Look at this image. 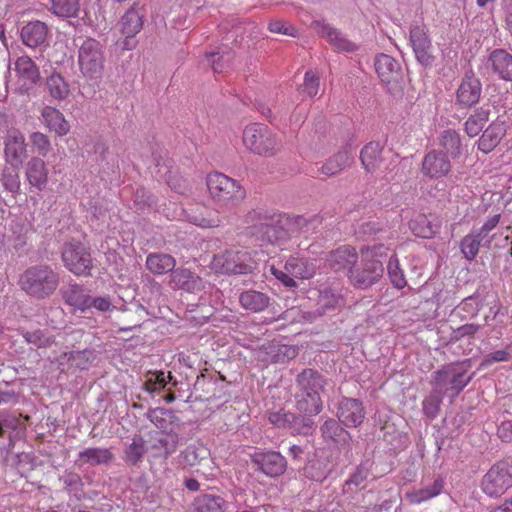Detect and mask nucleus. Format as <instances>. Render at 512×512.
Masks as SVG:
<instances>
[{"instance_id":"f257e3e1","label":"nucleus","mask_w":512,"mask_h":512,"mask_svg":"<svg viewBox=\"0 0 512 512\" xmlns=\"http://www.w3.org/2000/svg\"><path fill=\"white\" fill-rule=\"evenodd\" d=\"M389 248L384 244L367 246L361 250L360 261L348 274L350 283L358 289H368L376 284L384 273L383 260Z\"/></svg>"},{"instance_id":"f03ea898","label":"nucleus","mask_w":512,"mask_h":512,"mask_svg":"<svg viewBox=\"0 0 512 512\" xmlns=\"http://www.w3.org/2000/svg\"><path fill=\"white\" fill-rule=\"evenodd\" d=\"M60 283L59 274L49 265L28 267L19 278V286L28 296L42 300L50 297Z\"/></svg>"},{"instance_id":"7ed1b4c3","label":"nucleus","mask_w":512,"mask_h":512,"mask_svg":"<svg viewBox=\"0 0 512 512\" xmlns=\"http://www.w3.org/2000/svg\"><path fill=\"white\" fill-rule=\"evenodd\" d=\"M206 185L211 198L221 210L235 206L245 197V191L241 185L220 172L208 174Z\"/></svg>"},{"instance_id":"20e7f679","label":"nucleus","mask_w":512,"mask_h":512,"mask_svg":"<svg viewBox=\"0 0 512 512\" xmlns=\"http://www.w3.org/2000/svg\"><path fill=\"white\" fill-rule=\"evenodd\" d=\"M243 144L252 153L271 157L281 150L280 139L264 124L254 123L245 127Z\"/></svg>"},{"instance_id":"39448f33","label":"nucleus","mask_w":512,"mask_h":512,"mask_svg":"<svg viewBox=\"0 0 512 512\" xmlns=\"http://www.w3.org/2000/svg\"><path fill=\"white\" fill-rule=\"evenodd\" d=\"M77 47V62L81 73L89 79L100 78L105 63L104 46L94 38H86Z\"/></svg>"},{"instance_id":"423d86ee","label":"nucleus","mask_w":512,"mask_h":512,"mask_svg":"<svg viewBox=\"0 0 512 512\" xmlns=\"http://www.w3.org/2000/svg\"><path fill=\"white\" fill-rule=\"evenodd\" d=\"M470 361L450 364L433 374L432 384L436 389L443 391L452 390L458 395L472 380L473 374L467 376Z\"/></svg>"},{"instance_id":"0eeeda50","label":"nucleus","mask_w":512,"mask_h":512,"mask_svg":"<svg viewBox=\"0 0 512 512\" xmlns=\"http://www.w3.org/2000/svg\"><path fill=\"white\" fill-rule=\"evenodd\" d=\"M512 487V460L495 463L483 476L482 492L490 498L502 496Z\"/></svg>"},{"instance_id":"6e6552de","label":"nucleus","mask_w":512,"mask_h":512,"mask_svg":"<svg viewBox=\"0 0 512 512\" xmlns=\"http://www.w3.org/2000/svg\"><path fill=\"white\" fill-rule=\"evenodd\" d=\"M211 268L223 274H247L253 270V261L247 251L232 248L215 255Z\"/></svg>"},{"instance_id":"1a4fd4ad","label":"nucleus","mask_w":512,"mask_h":512,"mask_svg":"<svg viewBox=\"0 0 512 512\" xmlns=\"http://www.w3.org/2000/svg\"><path fill=\"white\" fill-rule=\"evenodd\" d=\"M316 267L309 260L301 257H290L284 265V270L269 266V272L288 288H295V279H309L314 276Z\"/></svg>"},{"instance_id":"9d476101","label":"nucleus","mask_w":512,"mask_h":512,"mask_svg":"<svg viewBox=\"0 0 512 512\" xmlns=\"http://www.w3.org/2000/svg\"><path fill=\"white\" fill-rule=\"evenodd\" d=\"M62 260L65 267L75 275L88 276L93 267L90 252L79 242L65 244L62 251Z\"/></svg>"},{"instance_id":"9b49d317","label":"nucleus","mask_w":512,"mask_h":512,"mask_svg":"<svg viewBox=\"0 0 512 512\" xmlns=\"http://www.w3.org/2000/svg\"><path fill=\"white\" fill-rule=\"evenodd\" d=\"M4 159L6 163L20 169L27 157V144L22 132L10 129L3 138Z\"/></svg>"},{"instance_id":"f8f14e48","label":"nucleus","mask_w":512,"mask_h":512,"mask_svg":"<svg viewBox=\"0 0 512 512\" xmlns=\"http://www.w3.org/2000/svg\"><path fill=\"white\" fill-rule=\"evenodd\" d=\"M251 461L269 477L280 476L287 468L285 457L276 451H256L251 455Z\"/></svg>"},{"instance_id":"ddd939ff","label":"nucleus","mask_w":512,"mask_h":512,"mask_svg":"<svg viewBox=\"0 0 512 512\" xmlns=\"http://www.w3.org/2000/svg\"><path fill=\"white\" fill-rule=\"evenodd\" d=\"M365 414L363 403L358 399L344 397L338 404L337 417L345 427L356 428L360 426Z\"/></svg>"},{"instance_id":"4468645a","label":"nucleus","mask_w":512,"mask_h":512,"mask_svg":"<svg viewBox=\"0 0 512 512\" xmlns=\"http://www.w3.org/2000/svg\"><path fill=\"white\" fill-rule=\"evenodd\" d=\"M451 162L443 151L431 150L423 158L421 171L430 179H440L451 171Z\"/></svg>"},{"instance_id":"2eb2a0df","label":"nucleus","mask_w":512,"mask_h":512,"mask_svg":"<svg viewBox=\"0 0 512 512\" xmlns=\"http://www.w3.org/2000/svg\"><path fill=\"white\" fill-rule=\"evenodd\" d=\"M314 30L337 51L353 52L357 49V45L347 39L341 31L321 21L313 22Z\"/></svg>"},{"instance_id":"dca6fc26","label":"nucleus","mask_w":512,"mask_h":512,"mask_svg":"<svg viewBox=\"0 0 512 512\" xmlns=\"http://www.w3.org/2000/svg\"><path fill=\"white\" fill-rule=\"evenodd\" d=\"M481 91L480 80L473 73H466L457 89V102L463 107H471L479 101Z\"/></svg>"},{"instance_id":"f3484780","label":"nucleus","mask_w":512,"mask_h":512,"mask_svg":"<svg viewBox=\"0 0 512 512\" xmlns=\"http://www.w3.org/2000/svg\"><path fill=\"white\" fill-rule=\"evenodd\" d=\"M170 285L173 289H180L189 293H197L205 288L204 280L186 268H178L171 273Z\"/></svg>"},{"instance_id":"a211bd4d","label":"nucleus","mask_w":512,"mask_h":512,"mask_svg":"<svg viewBox=\"0 0 512 512\" xmlns=\"http://www.w3.org/2000/svg\"><path fill=\"white\" fill-rule=\"evenodd\" d=\"M410 43L417 60L427 64L431 58V40L425 25H415L410 30Z\"/></svg>"},{"instance_id":"6ab92c4d","label":"nucleus","mask_w":512,"mask_h":512,"mask_svg":"<svg viewBox=\"0 0 512 512\" xmlns=\"http://www.w3.org/2000/svg\"><path fill=\"white\" fill-rule=\"evenodd\" d=\"M327 261L333 270L344 271L348 276L358 261V254L355 248L344 245L331 251Z\"/></svg>"},{"instance_id":"aec40b11","label":"nucleus","mask_w":512,"mask_h":512,"mask_svg":"<svg viewBox=\"0 0 512 512\" xmlns=\"http://www.w3.org/2000/svg\"><path fill=\"white\" fill-rule=\"evenodd\" d=\"M12 72L15 73V76L18 77L19 82H21V87L28 89L30 86L36 83L39 77V71L31 58L27 56L19 57L12 69L9 65L8 73L9 77L12 76Z\"/></svg>"},{"instance_id":"412c9836","label":"nucleus","mask_w":512,"mask_h":512,"mask_svg":"<svg viewBox=\"0 0 512 512\" xmlns=\"http://www.w3.org/2000/svg\"><path fill=\"white\" fill-rule=\"evenodd\" d=\"M48 168L40 157H32L25 166V176L29 184L42 191L48 183Z\"/></svg>"},{"instance_id":"4be33fe9","label":"nucleus","mask_w":512,"mask_h":512,"mask_svg":"<svg viewBox=\"0 0 512 512\" xmlns=\"http://www.w3.org/2000/svg\"><path fill=\"white\" fill-rule=\"evenodd\" d=\"M488 66L501 80L512 81V55L503 49H495L488 58Z\"/></svg>"},{"instance_id":"5701e85b","label":"nucleus","mask_w":512,"mask_h":512,"mask_svg":"<svg viewBox=\"0 0 512 512\" xmlns=\"http://www.w3.org/2000/svg\"><path fill=\"white\" fill-rule=\"evenodd\" d=\"M145 12L142 8L133 6L121 17L118 26L121 34L126 38H133L143 27Z\"/></svg>"},{"instance_id":"b1692460","label":"nucleus","mask_w":512,"mask_h":512,"mask_svg":"<svg viewBox=\"0 0 512 512\" xmlns=\"http://www.w3.org/2000/svg\"><path fill=\"white\" fill-rule=\"evenodd\" d=\"M48 27L44 22L32 21L23 26L21 38L23 43L31 48L40 47L46 43Z\"/></svg>"},{"instance_id":"393cba45","label":"nucleus","mask_w":512,"mask_h":512,"mask_svg":"<svg viewBox=\"0 0 512 512\" xmlns=\"http://www.w3.org/2000/svg\"><path fill=\"white\" fill-rule=\"evenodd\" d=\"M220 210L221 209L215 210L204 205H198L195 210L190 209L187 211V219L189 222L203 228L217 227L221 223L219 217L221 213Z\"/></svg>"},{"instance_id":"a878e982","label":"nucleus","mask_w":512,"mask_h":512,"mask_svg":"<svg viewBox=\"0 0 512 512\" xmlns=\"http://www.w3.org/2000/svg\"><path fill=\"white\" fill-rule=\"evenodd\" d=\"M374 65L382 82L390 84L398 81L401 68L399 63L393 57L386 54H380L376 57Z\"/></svg>"},{"instance_id":"bb28decb","label":"nucleus","mask_w":512,"mask_h":512,"mask_svg":"<svg viewBox=\"0 0 512 512\" xmlns=\"http://www.w3.org/2000/svg\"><path fill=\"white\" fill-rule=\"evenodd\" d=\"M41 117L43 124L58 136H65L69 133L70 125L58 109L45 106L41 111Z\"/></svg>"},{"instance_id":"cd10ccee","label":"nucleus","mask_w":512,"mask_h":512,"mask_svg":"<svg viewBox=\"0 0 512 512\" xmlns=\"http://www.w3.org/2000/svg\"><path fill=\"white\" fill-rule=\"evenodd\" d=\"M506 134V128L503 122H493L483 132L477 141V147L483 153L491 152L502 140Z\"/></svg>"},{"instance_id":"c85d7f7f","label":"nucleus","mask_w":512,"mask_h":512,"mask_svg":"<svg viewBox=\"0 0 512 512\" xmlns=\"http://www.w3.org/2000/svg\"><path fill=\"white\" fill-rule=\"evenodd\" d=\"M443 488L444 481L442 478L438 477L434 479L432 482H423L422 486L418 489H414L410 492H407L406 498L409 500L410 503L420 504L441 494Z\"/></svg>"},{"instance_id":"c756f323","label":"nucleus","mask_w":512,"mask_h":512,"mask_svg":"<svg viewBox=\"0 0 512 512\" xmlns=\"http://www.w3.org/2000/svg\"><path fill=\"white\" fill-rule=\"evenodd\" d=\"M203 461L213 464L208 449L202 443L190 444L178 456V463L183 467H194Z\"/></svg>"},{"instance_id":"7c9ffc66","label":"nucleus","mask_w":512,"mask_h":512,"mask_svg":"<svg viewBox=\"0 0 512 512\" xmlns=\"http://www.w3.org/2000/svg\"><path fill=\"white\" fill-rule=\"evenodd\" d=\"M113 460L112 452L103 447L86 448L79 452L77 464L79 466H97L108 464Z\"/></svg>"},{"instance_id":"2f4dec72","label":"nucleus","mask_w":512,"mask_h":512,"mask_svg":"<svg viewBox=\"0 0 512 512\" xmlns=\"http://www.w3.org/2000/svg\"><path fill=\"white\" fill-rule=\"evenodd\" d=\"M227 502L218 495L202 494L194 499L190 512H226Z\"/></svg>"},{"instance_id":"473e14b6","label":"nucleus","mask_w":512,"mask_h":512,"mask_svg":"<svg viewBox=\"0 0 512 512\" xmlns=\"http://www.w3.org/2000/svg\"><path fill=\"white\" fill-rule=\"evenodd\" d=\"M297 384L305 394H318L324 389L325 380L322 375L313 369L303 370L297 377Z\"/></svg>"},{"instance_id":"72a5a7b5","label":"nucleus","mask_w":512,"mask_h":512,"mask_svg":"<svg viewBox=\"0 0 512 512\" xmlns=\"http://www.w3.org/2000/svg\"><path fill=\"white\" fill-rule=\"evenodd\" d=\"M321 433L325 439L333 441L340 447L350 445L351 435L335 419H327L321 426Z\"/></svg>"},{"instance_id":"f704fd0d","label":"nucleus","mask_w":512,"mask_h":512,"mask_svg":"<svg viewBox=\"0 0 512 512\" xmlns=\"http://www.w3.org/2000/svg\"><path fill=\"white\" fill-rule=\"evenodd\" d=\"M62 297L66 304L76 310H88V301L90 295L83 286L78 284H69L62 289Z\"/></svg>"},{"instance_id":"c9c22d12","label":"nucleus","mask_w":512,"mask_h":512,"mask_svg":"<svg viewBox=\"0 0 512 512\" xmlns=\"http://www.w3.org/2000/svg\"><path fill=\"white\" fill-rule=\"evenodd\" d=\"M176 260L174 257L164 253H151L146 258L147 269L155 274L162 275L174 271Z\"/></svg>"},{"instance_id":"e433bc0d","label":"nucleus","mask_w":512,"mask_h":512,"mask_svg":"<svg viewBox=\"0 0 512 512\" xmlns=\"http://www.w3.org/2000/svg\"><path fill=\"white\" fill-rule=\"evenodd\" d=\"M289 239L290 234L283 226L272 224L261 225V240L263 242L278 245L281 249H285Z\"/></svg>"},{"instance_id":"4c0bfd02","label":"nucleus","mask_w":512,"mask_h":512,"mask_svg":"<svg viewBox=\"0 0 512 512\" xmlns=\"http://www.w3.org/2000/svg\"><path fill=\"white\" fill-rule=\"evenodd\" d=\"M269 297L259 291L247 290L240 294L239 302L241 306L253 312L263 311L269 305Z\"/></svg>"},{"instance_id":"58836bf2","label":"nucleus","mask_w":512,"mask_h":512,"mask_svg":"<svg viewBox=\"0 0 512 512\" xmlns=\"http://www.w3.org/2000/svg\"><path fill=\"white\" fill-rule=\"evenodd\" d=\"M382 146L378 142H370L363 147L360 154L362 165L367 172H374L381 161Z\"/></svg>"},{"instance_id":"ea45409f","label":"nucleus","mask_w":512,"mask_h":512,"mask_svg":"<svg viewBox=\"0 0 512 512\" xmlns=\"http://www.w3.org/2000/svg\"><path fill=\"white\" fill-rule=\"evenodd\" d=\"M439 144L452 158H457L461 154V138L457 131L453 129L444 130L439 137Z\"/></svg>"},{"instance_id":"a19ab883","label":"nucleus","mask_w":512,"mask_h":512,"mask_svg":"<svg viewBox=\"0 0 512 512\" xmlns=\"http://www.w3.org/2000/svg\"><path fill=\"white\" fill-rule=\"evenodd\" d=\"M297 409L308 416L319 414L322 410L320 395L315 393L305 394L301 391L297 395Z\"/></svg>"},{"instance_id":"79ce46f5","label":"nucleus","mask_w":512,"mask_h":512,"mask_svg":"<svg viewBox=\"0 0 512 512\" xmlns=\"http://www.w3.org/2000/svg\"><path fill=\"white\" fill-rule=\"evenodd\" d=\"M409 226L413 234L421 238H431L438 230V226L432 223L425 215L416 216L410 221Z\"/></svg>"},{"instance_id":"37998d69","label":"nucleus","mask_w":512,"mask_h":512,"mask_svg":"<svg viewBox=\"0 0 512 512\" xmlns=\"http://www.w3.org/2000/svg\"><path fill=\"white\" fill-rule=\"evenodd\" d=\"M51 10L58 17H77L80 11V0H50Z\"/></svg>"},{"instance_id":"c03bdc74","label":"nucleus","mask_w":512,"mask_h":512,"mask_svg":"<svg viewBox=\"0 0 512 512\" xmlns=\"http://www.w3.org/2000/svg\"><path fill=\"white\" fill-rule=\"evenodd\" d=\"M485 243V240L476 233L475 229L466 235L460 244V248L464 257L467 260H473L479 252L480 246Z\"/></svg>"},{"instance_id":"a18cd8bd","label":"nucleus","mask_w":512,"mask_h":512,"mask_svg":"<svg viewBox=\"0 0 512 512\" xmlns=\"http://www.w3.org/2000/svg\"><path fill=\"white\" fill-rule=\"evenodd\" d=\"M489 119L487 110L480 109L470 115L464 124V130L469 137L477 136Z\"/></svg>"},{"instance_id":"49530a36","label":"nucleus","mask_w":512,"mask_h":512,"mask_svg":"<svg viewBox=\"0 0 512 512\" xmlns=\"http://www.w3.org/2000/svg\"><path fill=\"white\" fill-rule=\"evenodd\" d=\"M0 181L4 188L13 196H16L21 191V181L19 176V169L9 165L2 170Z\"/></svg>"},{"instance_id":"de8ad7c7","label":"nucleus","mask_w":512,"mask_h":512,"mask_svg":"<svg viewBox=\"0 0 512 512\" xmlns=\"http://www.w3.org/2000/svg\"><path fill=\"white\" fill-rule=\"evenodd\" d=\"M47 89L55 100H63L69 95V86L60 74H52L47 79Z\"/></svg>"},{"instance_id":"09e8293b","label":"nucleus","mask_w":512,"mask_h":512,"mask_svg":"<svg viewBox=\"0 0 512 512\" xmlns=\"http://www.w3.org/2000/svg\"><path fill=\"white\" fill-rule=\"evenodd\" d=\"M350 160L351 157L348 151H340L323 164L322 173L326 176L335 175L348 165Z\"/></svg>"},{"instance_id":"8fccbe9b","label":"nucleus","mask_w":512,"mask_h":512,"mask_svg":"<svg viewBox=\"0 0 512 512\" xmlns=\"http://www.w3.org/2000/svg\"><path fill=\"white\" fill-rule=\"evenodd\" d=\"M388 276L391 283L398 289H402L406 286L407 282L404 276L403 270L400 268L398 258L393 255L389 258L387 264Z\"/></svg>"},{"instance_id":"3c124183","label":"nucleus","mask_w":512,"mask_h":512,"mask_svg":"<svg viewBox=\"0 0 512 512\" xmlns=\"http://www.w3.org/2000/svg\"><path fill=\"white\" fill-rule=\"evenodd\" d=\"M173 380L171 372L166 374L163 371L149 373L145 381L146 390L156 392L165 388L168 382Z\"/></svg>"},{"instance_id":"603ef678","label":"nucleus","mask_w":512,"mask_h":512,"mask_svg":"<svg viewBox=\"0 0 512 512\" xmlns=\"http://www.w3.org/2000/svg\"><path fill=\"white\" fill-rule=\"evenodd\" d=\"M269 354L274 362L284 363L298 355V348L293 345H274L271 347Z\"/></svg>"},{"instance_id":"864d4df0","label":"nucleus","mask_w":512,"mask_h":512,"mask_svg":"<svg viewBox=\"0 0 512 512\" xmlns=\"http://www.w3.org/2000/svg\"><path fill=\"white\" fill-rule=\"evenodd\" d=\"M209 63L215 72L221 73L226 71L230 66L233 59V55L230 52H211L207 54Z\"/></svg>"},{"instance_id":"5fc2aeb1","label":"nucleus","mask_w":512,"mask_h":512,"mask_svg":"<svg viewBox=\"0 0 512 512\" xmlns=\"http://www.w3.org/2000/svg\"><path fill=\"white\" fill-rule=\"evenodd\" d=\"M442 403V391L434 389V391L423 400V411L425 415L431 419L435 418L439 412Z\"/></svg>"},{"instance_id":"6e6d98bb","label":"nucleus","mask_w":512,"mask_h":512,"mask_svg":"<svg viewBox=\"0 0 512 512\" xmlns=\"http://www.w3.org/2000/svg\"><path fill=\"white\" fill-rule=\"evenodd\" d=\"M145 454L144 440L141 437H135L132 443L126 449V460L130 464H137Z\"/></svg>"},{"instance_id":"4d7b16f0","label":"nucleus","mask_w":512,"mask_h":512,"mask_svg":"<svg viewBox=\"0 0 512 512\" xmlns=\"http://www.w3.org/2000/svg\"><path fill=\"white\" fill-rule=\"evenodd\" d=\"M331 472V467L324 463L321 460H316L312 462L306 468V474L309 478L315 481H323L325 480Z\"/></svg>"},{"instance_id":"13d9d810","label":"nucleus","mask_w":512,"mask_h":512,"mask_svg":"<svg viewBox=\"0 0 512 512\" xmlns=\"http://www.w3.org/2000/svg\"><path fill=\"white\" fill-rule=\"evenodd\" d=\"M512 358V351L510 350V343L505 349L496 350L484 356L480 363V368L484 369L497 362H506Z\"/></svg>"},{"instance_id":"bf43d9fd","label":"nucleus","mask_w":512,"mask_h":512,"mask_svg":"<svg viewBox=\"0 0 512 512\" xmlns=\"http://www.w3.org/2000/svg\"><path fill=\"white\" fill-rule=\"evenodd\" d=\"M30 142L35 152L45 157L51 150V143L47 135L41 132H33L30 135Z\"/></svg>"},{"instance_id":"052dcab7","label":"nucleus","mask_w":512,"mask_h":512,"mask_svg":"<svg viewBox=\"0 0 512 512\" xmlns=\"http://www.w3.org/2000/svg\"><path fill=\"white\" fill-rule=\"evenodd\" d=\"M292 434L308 435L314 429V422L309 417L295 416L289 427Z\"/></svg>"},{"instance_id":"680f3d73","label":"nucleus","mask_w":512,"mask_h":512,"mask_svg":"<svg viewBox=\"0 0 512 512\" xmlns=\"http://www.w3.org/2000/svg\"><path fill=\"white\" fill-rule=\"evenodd\" d=\"M299 92L307 97H314L319 90V78L313 71H307L304 76V82L299 87Z\"/></svg>"},{"instance_id":"e2e57ef3","label":"nucleus","mask_w":512,"mask_h":512,"mask_svg":"<svg viewBox=\"0 0 512 512\" xmlns=\"http://www.w3.org/2000/svg\"><path fill=\"white\" fill-rule=\"evenodd\" d=\"M24 339L38 348L48 347L54 342L52 336L46 335L42 330L27 331L23 334Z\"/></svg>"},{"instance_id":"0e129e2a","label":"nucleus","mask_w":512,"mask_h":512,"mask_svg":"<svg viewBox=\"0 0 512 512\" xmlns=\"http://www.w3.org/2000/svg\"><path fill=\"white\" fill-rule=\"evenodd\" d=\"M268 29L272 33L283 34L294 38L299 36V31L296 27L281 20L270 21L268 24Z\"/></svg>"},{"instance_id":"69168bd1","label":"nucleus","mask_w":512,"mask_h":512,"mask_svg":"<svg viewBox=\"0 0 512 512\" xmlns=\"http://www.w3.org/2000/svg\"><path fill=\"white\" fill-rule=\"evenodd\" d=\"M179 444V437L177 434H169L164 437H161L157 441L156 447L162 449L164 452V457L167 458L171 454H173Z\"/></svg>"},{"instance_id":"338daca9","label":"nucleus","mask_w":512,"mask_h":512,"mask_svg":"<svg viewBox=\"0 0 512 512\" xmlns=\"http://www.w3.org/2000/svg\"><path fill=\"white\" fill-rule=\"evenodd\" d=\"M500 219L501 215L495 214L489 217L479 229H475L476 233L485 240L484 244H487V246H489L492 241V237L489 238V233L496 228L500 222Z\"/></svg>"},{"instance_id":"774afa93","label":"nucleus","mask_w":512,"mask_h":512,"mask_svg":"<svg viewBox=\"0 0 512 512\" xmlns=\"http://www.w3.org/2000/svg\"><path fill=\"white\" fill-rule=\"evenodd\" d=\"M293 419L294 414L282 411L272 412L269 415L270 423L277 427L289 428Z\"/></svg>"}]
</instances>
